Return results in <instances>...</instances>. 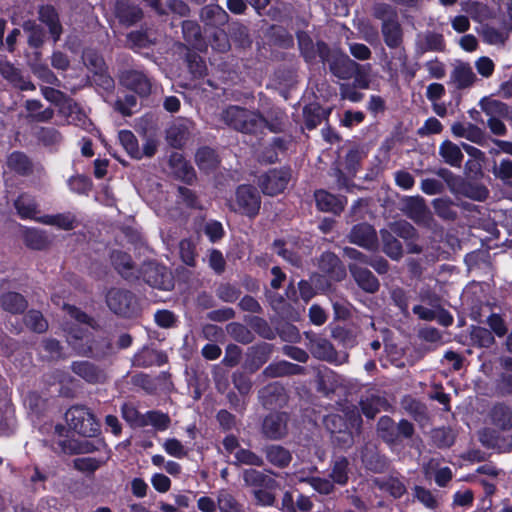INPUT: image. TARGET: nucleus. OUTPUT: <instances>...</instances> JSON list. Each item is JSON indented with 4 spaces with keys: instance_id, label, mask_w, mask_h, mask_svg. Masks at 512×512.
<instances>
[{
    "instance_id": "29",
    "label": "nucleus",
    "mask_w": 512,
    "mask_h": 512,
    "mask_svg": "<svg viewBox=\"0 0 512 512\" xmlns=\"http://www.w3.org/2000/svg\"><path fill=\"white\" fill-rule=\"evenodd\" d=\"M7 166L19 176L27 177L33 174L34 164L31 158L23 151H13L7 157Z\"/></svg>"
},
{
    "instance_id": "10",
    "label": "nucleus",
    "mask_w": 512,
    "mask_h": 512,
    "mask_svg": "<svg viewBox=\"0 0 512 512\" xmlns=\"http://www.w3.org/2000/svg\"><path fill=\"white\" fill-rule=\"evenodd\" d=\"M307 348L319 360L333 363L337 359V351L333 344L325 337L312 331L305 332Z\"/></svg>"
},
{
    "instance_id": "8",
    "label": "nucleus",
    "mask_w": 512,
    "mask_h": 512,
    "mask_svg": "<svg viewBox=\"0 0 512 512\" xmlns=\"http://www.w3.org/2000/svg\"><path fill=\"white\" fill-rule=\"evenodd\" d=\"M119 82L140 98H147L152 93L153 79L142 70L126 69L122 71L119 75Z\"/></svg>"
},
{
    "instance_id": "26",
    "label": "nucleus",
    "mask_w": 512,
    "mask_h": 512,
    "mask_svg": "<svg viewBox=\"0 0 512 512\" xmlns=\"http://www.w3.org/2000/svg\"><path fill=\"white\" fill-rule=\"evenodd\" d=\"M262 452L268 463L279 469L287 468L292 461L290 450L282 445L267 444L262 447Z\"/></svg>"
},
{
    "instance_id": "28",
    "label": "nucleus",
    "mask_w": 512,
    "mask_h": 512,
    "mask_svg": "<svg viewBox=\"0 0 512 512\" xmlns=\"http://www.w3.org/2000/svg\"><path fill=\"white\" fill-rule=\"evenodd\" d=\"M305 368L286 360L272 362L264 368L262 375L266 378H278L292 375H300Z\"/></svg>"
},
{
    "instance_id": "64",
    "label": "nucleus",
    "mask_w": 512,
    "mask_h": 512,
    "mask_svg": "<svg viewBox=\"0 0 512 512\" xmlns=\"http://www.w3.org/2000/svg\"><path fill=\"white\" fill-rule=\"evenodd\" d=\"M215 292L218 299L226 303L236 302L242 293L238 285L229 282L220 283Z\"/></svg>"
},
{
    "instance_id": "13",
    "label": "nucleus",
    "mask_w": 512,
    "mask_h": 512,
    "mask_svg": "<svg viewBox=\"0 0 512 512\" xmlns=\"http://www.w3.org/2000/svg\"><path fill=\"white\" fill-rule=\"evenodd\" d=\"M273 352V345L267 342H260L248 348L244 367L250 373L257 372L266 364Z\"/></svg>"
},
{
    "instance_id": "17",
    "label": "nucleus",
    "mask_w": 512,
    "mask_h": 512,
    "mask_svg": "<svg viewBox=\"0 0 512 512\" xmlns=\"http://www.w3.org/2000/svg\"><path fill=\"white\" fill-rule=\"evenodd\" d=\"M323 424L326 430L330 433V436L341 431L347 426L360 428L362 424L361 416L358 412L351 411L345 416L339 414H328L323 419Z\"/></svg>"
},
{
    "instance_id": "42",
    "label": "nucleus",
    "mask_w": 512,
    "mask_h": 512,
    "mask_svg": "<svg viewBox=\"0 0 512 512\" xmlns=\"http://www.w3.org/2000/svg\"><path fill=\"white\" fill-rule=\"evenodd\" d=\"M195 162L201 171L211 172L217 169L220 161L216 151L208 146L197 149Z\"/></svg>"
},
{
    "instance_id": "35",
    "label": "nucleus",
    "mask_w": 512,
    "mask_h": 512,
    "mask_svg": "<svg viewBox=\"0 0 512 512\" xmlns=\"http://www.w3.org/2000/svg\"><path fill=\"white\" fill-rule=\"evenodd\" d=\"M0 307L13 315L23 314L28 307V301L22 294L8 291L0 295Z\"/></svg>"
},
{
    "instance_id": "7",
    "label": "nucleus",
    "mask_w": 512,
    "mask_h": 512,
    "mask_svg": "<svg viewBox=\"0 0 512 512\" xmlns=\"http://www.w3.org/2000/svg\"><path fill=\"white\" fill-rule=\"evenodd\" d=\"M138 277L149 286L159 290L170 291L174 288V277L171 271L165 265L155 261L142 263Z\"/></svg>"
},
{
    "instance_id": "4",
    "label": "nucleus",
    "mask_w": 512,
    "mask_h": 512,
    "mask_svg": "<svg viewBox=\"0 0 512 512\" xmlns=\"http://www.w3.org/2000/svg\"><path fill=\"white\" fill-rule=\"evenodd\" d=\"M69 427L83 437H97L100 424L95 415L84 405H73L65 413Z\"/></svg>"
},
{
    "instance_id": "46",
    "label": "nucleus",
    "mask_w": 512,
    "mask_h": 512,
    "mask_svg": "<svg viewBox=\"0 0 512 512\" xmlns=\"http://www.w3.org/2000/svg\"><path fill=\"white\" fill-rule=\"evenodd\" d=\"M190 136L188 126L184 122L174 123L167 130V140L169 144L176 149L185 146Z\"/></svg>"
},
{
    "instance_id": "21",
    "label": "nucleus",
    "mask_w": 512,
    "mask_h": 512,
    "mask_svg": "<svg viewBox=\"0 0 512 512\" xmlns=\"http://www.w3.org/2000/svg\"><path fill=\"white\" fill-rule=\"evenodd\" d=\"M70 368L75 375L89 384H98L105 380L104 371L90 361H73Z\"/></svg>"
},
{
    "instance_id": "16",
    "label": "nucleus",
    "mask_w": 512,
    "mask_h": 512,
    "mask_svg": "<svg viewBox=\"0 0 512 512\" xmlns=\"http://www.w3.org/2000/svg\"><path fill=\"white\" fill-rule=\"evenodd\" d=\"M259 399L265 408L282 407L287 401L285 387L280 382H272L259 390Z\"/></svg>"
},
{
    "instance_id": "63",
    "label": "nucleus",
    "mask_w": 512,
    "mask_h": 512,
    "mask_svg": "<svg viewBox=\"0 0 512 512\" xmlns=\"http://www.w3.org/2000/svg\"><path fill=\"white\" fill-rule=\"evenodd\" d=\"M355 427H351L350 425L344 428L341 431H336L335 434L330 436L331 443L334 448L339 450H347L351 448L354 444V435L353 429Z\"/></svg>"
},
{
    "instance_id": "60",
    "label": "nucleus",
    "mask_w": 512,
    "mask_h": 512,
    "mask_svg": "<svg viewBox=\"0 0 512 512\" xmlns=\"http://www.w3.org/2000/svg\"><path fill=\"white\" fill-rule=\"evenodd\" d=\"M121 416L131 427H145L144 414L131 403H123L121 406Z\"/></svg>"
},
{
    "instance_id": "24",
    "label": "nucleus",
    "mask_w": 512,
    "mask_h": 512,
    "mask_svg": "<svg viewBox=\"0 0 512 512\" xmlns=\"http://www.w3.org/2000/svg\"><path fill=\"white\" fill-rule=\"evenodd\" d=\"M242 479L246 487L252 490L259 488H278L279 483L273 477L265 474L263 471L248 468L244 469L242 473Z\"/></svg>"
},
{
    "instance_id": "30",
    "label": "nucleus",
    "mask_w": 512,
    "mask_h": 512,
    "mask_svg": "<svg viewBox=\"0 0 512 512\" xmlns=\"http://www.w3.org/2000/svg\"><path fill=\"white\" fill-rule=\"evenodd\" d=\"M384 43L390 49L400 48L403 44V29L398 20H387L381 24Z\"/></svg>"
},
{
    "instance_id": "37",
    "label": "nucleus",
    "mask_w": 512,
    "mask_h": 512,
    "mask_svg": "<svg viewBox=\"0 0 512 512\" xmlns=\"http://www.w3.org/2000/svg\"><path fill=\"white\" fill-rule=\"evenodd\" d=\"M17 215L23 219L33 220L38 213V203L32 195L21 193L13 203Z\"/></svg>"
},
{
    "instance_id": "57",
    "label": "nucleus",
    "mask_w": 512,
    "mask_h": 512,
    "mask_svg": "<svg viewBox=\"0 0 512 512\" xmlns=\"http://www.w3.org/2000/svg\"><path fill=\"white\" fill-rule=\"evenodd\" d=\"M24 323L31 331L41 334L47 331L48 322L43 314L35 309L29 310L24 316Z\"/></svg>"
},
{
    "instance_id": "5",
    "label": "nucleus",
    "mask_w": 512,
    "mask_h": 512,
    "mask_svg": "<svg viewBox=\"0 0 512 512\" xmlns=\"http://www.w3.org/2000/svg\"><path fill=\"white\" fill-rule=\"evenodd\" d=\"M261 195L252 184H240L235 190V198L230 209L249 219H255L261 209Z\"/></svg>"
},
{
    "instance_id": "25",
    "label": "nucleus",
    "mask_w": 512,
    "mask_h": 512,
    "mask_svg": "<svg viewBox=\"0 0 512 512\" xmlns=\"http://www.w3.org/2000/svg\"><path fill=\"white\" fill-rule=\"evenodd\" d=\"M58 446L63 453L66 454H88L99 451L101 447H105L106 443L103 438L96 441L84 440L79 443L70 440H60Z\"/></svg>"
},
{
    "instance_id": "43",
    "label": "nucleus",
    "mask_w": 512,
    "mask_h": 512,
    "mask_svg": "<svg viewBox=\"0 0 512 512\" xmlns=\"http://www.w3.org/2000/svg\"><path fill=\"white\" fill-rule=\"evenodd\" d=\"M23 239L28 248L37 251L45 250L51 244V240L47 233L36 228L27 229L24 233Z\"/></svg>"
},
{
    "instance_id": "50",
    "label": "nucleus",
    "mask_w": 512,
    "mask_h": 512,
    "mask_svg": "<svg viewBox=\"0 0 512 512\" xmlns=\"http://www.w3.org/2000/svg\"><path fill=\"white\" fill-rule=\"evenodd\" d=\"M287 115L280 108H271L265 116V129L272 133H281L284 131Z\"/></svg>"
},
{
    "instance_id": "61",
    "label": "nucleus",
    "mask_w": 512,
    "mask_h": 512,
    "mask_svg": "<svg viewBox=\"0 0 512 512\" xmlns=\"http://www.w3.org/2000/svg\"><path fill=\"white\" fill-rule=\"evenodd\" d=\"M458 191L464 196L476 201H484L489 195V191L484 185L473 184L465 182L464 180L458 188Z\"/></svg>"
},
{
    "instance_id": "11",
    "label": "nucleus",
    "mask_w": 512,
    "mask_h": 512,
    "mask_svg": "<svg viewBox=\"0 0 512 512\" xmlns=\"http://www.w3.org/2000/svg\"><path fill=\"white\" fill-rule=\"evenodd\" d=\"M317 266L330 281L341 282L346 278V267L334 252L324 251L318 258Z\"/></svg>"
},
{
    "instance_id": "36",
    "label": "nucleus",
    "mask_w": 512,
    "mask_h": 512,
    "mask_svg": "<svg viewBox=\"0 0 512 512\" xmlns=\"http://www.w3.org/2000/svg\"><path fill=\"white\" fill-rule=\"evenodd\" d=\"M382 252L391 260L398 261L404 255L401 241L389 230H380Z\"/></svg>"
},
{
    "instance_id": "49",
    "label": "nucleus",
    "mask_w": 512,
    "mask_h": 512,
    "mask_svg": "<svg viewBox=\"0 0 512 512\" xmlns=\"http://www.w3.org/2000/svg\"><path fill=\"white\" fill-rule=\"evenodd\" d=\"M377 430L381 439L389 444H397V433L395 421L387 415L380 417L377 423Z\"/></svg>"
},
{
    "instance_id": "12",
    "label": "nucleus",
    "mask_w": 512,
    "mask_h": 512,
    "mask_svg": "<svg viewBox=\"0 0 512 512\" xmlns=\"http://www.w3.org/2000/svg\"><path fill=\"white\" fill-rule=\"evenodd\" d=\"M348 241L364 249L375 251L378 249V238L375 228L366 223L353 225L348 236Z\"/></svg>"
},
{
    "instance_id": "15",
    "label": "nucleus",
    "mask_w": 512,
    "mask_h": 512,
    "mask_svg": "<svg viewBox=\"0 0 512 512\" xmlns=\"http://www.w3.org/2000/svg\"><path fill=\"white\" fill-rule=\"evenodd\" d=\"M38 20L47 26L50 37L57 43L63 33V27L57 9L51 4H43L38 8Z\"/></svg>"
},
{
    "instance_id": "18",
    "label": "nucleus",
    "mask_w": 512,
    "mask_h": 512,
    "mask_svg": "<svg viewBox=\"0 0 512 512\" xmlns=\"http://www.w3.org/2000/svg\"><path fill=\"white\" fill-rule=\"evenodd\" d=\"M351 276L360 289L366 293H376L380 288L378 278L365 266L359 264H349Z\"/></svg>"
},
{
    "instance_id": "52",
    "label": "nucleus",
    "mask_w": 512,
    "mask_h": 512,
    "mask_svg": "<svg viewBox=\"0 0 512 512\" xmlns=\"http://www.w3.org/2000/svg\"><path fill=\"white\" fill-rule=\"evenodd\" d=\"M217 506L220 512H241L242 505L228 489L217 492Z\"/></svg>"
},
{
    "instance_id": "51",
    "label": "nucleus",
    "mask_w": 512,
    "mask_h": 512,
    "mask_svg": "<svg viewBox=\"0 0 512 512\" xmlns=\"http://www.w3.org/2000/svg\"><path fill=\"white\" fill-rule=\"evenodd\" d=\"M235 465H246L263 467L265 465L264 458L248 448H239L234 453Z\"/></svg>"
},
{
    "instance_id": "1",
    "label": "nucleus",
    "mask_w": 512,
    "mask_h": 512,
    "mask_svg": "<svg viewBox=\"0 0 512 512\" xmlns=\"http://www.w3.org/2000/svg\"><path fill=\"white\" fill-rule=\"evenodd\" d=\"M222 117L229 127L244 134L257 135L265 130V116L258 110L231 105L223 111Z\"/></svg>"
},
{
    "instance_id": "31",
    "label": "nucleus",
    "mask_w": 512,
    "mask_h": 512,
    "mask_svg": "<svg viewBox=\"0 0 512 512\" xmlns=\"http://www.w3.org/2000/svg\"><path fill=\"white\" fill-rule=\"evenodd\" d=\"M202 21L208 26L223 27L228 24L230 16L218 4L205 5L200 11Z\"/></svg>"
},
{
    "instance_id": "23",
    "label": "nucleus",
    "mask_w": 512,
    "mask_h": 512,
    "mask_svg": "<svg viewBox=\"0 0 512 512\" xmlns=\"http://www.w3.org/2000/svg\"><path fill=\"white\" fill-rule=\"evenodd\" d=\"M27 64L31 72L42 82L51 85L58 82V78L56 77L54 72L43 60L42 53L40 50L33 51L31 56L28 57Z\"/></svg>"
},
{
    "instance_id": "14",
    "label": "nucleus",
    "mask_w": 512,
    "mask_h": 512,
    "mask_svg": "<svg viewBox=\"0 0 512 512\" xmlns=\"http://www.w3.org/2000/svg\"><path fill=\"white\" fill-rule=\"evenodd\" d=\"M314 198L318 210L334 215H340L347 204L345 196H336L324 189L316 190Z\"/></svg>"
},
{
    "instance_id": "62",
    "label": "nucleus",
    "mask_w": 512,
    "mask_h": 512,
    "mask_svg": "<svg viewBox=\"0 0 512 512\" xmlns=\"http://www.w3.org/2000/svg\"><path fill=\"white\" fill-rule=\"evenodd\" d=\"M147 425H152L158 431H165L171 424L170 416L160 410H149L144 414Z\"/></svg>"
},
{
    "instance_id": "9",
    "label": "nucleus",
    "mask_w": 512,
    "mask_h": 512,
    "mask_svg": "<svg viewBox=\"0 0 512 512\" xmlns=\"http://www.w3.org/2000/svg\"><path fill=\"white\" fill-rule=\"evenodd\" d=\"M289 415L286 412H271L261 424V433L269 440H281L288 433Z\"/></svg>"
},
{
    "instance_id": "44",
    "label": "nucleus",
    "mask_w": 512,
    "mask_h": 512,
    "mask_svg": "<svg viewBox=\"0 0 512 512\" xmlns=\"http://www.w3.org/2000/svg\"><path fill=\"white\" fill-rule=\"evenodd\" d=\"M43 104L38 99H29L25 102V109L28 111V118L33 122L46 123L54 117V110L48 107L40 111Z\"/></svg>"
},
{
    "instance_id": "32",
    "label": "nucleus",
    "mask_w": 512,
    "mask_h": 512,
    "mask_svg": "<svg viewBox=\"0 0 512 512\" xmlns=\"http://www.w3.org/2000/svg\"><path fill=\"white\" fill-rule=\"evenodd\" d=\"M305 128L309 131L317 128L324 119H327L330 110L324 109L318 102L306 104L302 110Z\"/></svg>"
},
{
    "instance_id": "59",
    "label": "nucleus",
    "mask_w": 512,
    "mask_h": 512,
    "mask_svg": "<svg viewBox=\"0 0 512 512\" xmlns=\"http://www.w3.org/2000/svg\"><path fill=\"white\" fill-rule=\"evenodd\" d=\"M182 33L184 40L194 47L202 43V32L199 24L195 21L185 20L182 23Z\"/></svg>"
},
{
    "instance_id": "38",
    "label": "nucleus",
    "mask_w": 512,
    "mask_h": 512,
    "mask_svg": "<svg viewBox=\"0 0 512 512\" xmlns=\"http://www.w3.org/2000/svg\"><path fill=\"white\" fill-rule=\"evenodd\" d=\"M402 406L412 419L420 425H424L429 421L427 406L422 401L411 396H407L403 399Z\"/></svg>"
},
{
    "instance_id": "55",
    "label": "nucleus",
    "mask_w": 512,
    "mask_h": 512,
    "mask_svg": "<svg viewBox=\"0 0 512 512\" xmlns=\"http://www.w3.org/2000/svg\"><path fill=\"white\" fill-rule=\"evenodd\" d=\"M364 157L365 153L359 147H352L346 153L344 158V168L351 177L356 176Z\"/></svg>"
},
{
    "instance_id": "22",
    "label": "nucleus",
    "mask_w": 512,
    "mask_h": 512,
    "mask_svg": "<svg viewBox=\"0 0 512 512\" xmlns=\"http://www.w3.org/2000/svg\"><path fill=\"white\" fill-rule=\"evenodd\" d=\"M115 15L121 24L132 26L143 18V11L132 0H118L115 5Z\"/></svg>"
},
{
    "instance_id": "45",
    "label": "nucleus",
    "mask_w": 512,
    "mask_h": 512,
    "mask_svg": "<svg viewBox=\"0 0 512 512\" xmlns=\"http://www.w3.org/2000/svg\"><path fill=\"white\" fill-rule=\"evenodd\" d=\"M476 76L472 68L468 64H461L454 68L451 73V80L459 90L466 89L472 86L475 82Z\"/></svg>"
},
{
    "instance_id": "27",
    "label": "nucleus",
    "mask_w": 512,
    "mask_h": 512,
    "mask_svg": "<svg viewBox=\"0 0 512 512\" xmlns=\"http://www.w3.org/2000/svg\"><path fill=\"white\" fill-rule=\"evenodd\" d=\"M296 38L300 55L305 62L313 63L316 61L317 57L320 58L319 44L323 42L322 40L317 41L315 44L310 34L303 30L296 32Z\"/></svg>"
},
{
    "instance_id": "41",
    "label": "nucleus",
    "mask_w": 512,
    "mask_h": 512,
    "mask_svg": "<svg viewBox=\"0 0 512 512\" xmlns=\"http://www.w3.org/2000/svg\"><path fill=\"white\" fill-rule=\"evenodd\" d=\"M439 155L451 167L460 168L464 155L458 145L450 140H444L439 146Z\"/></svg>"
},
{
    "instance_id": "34",
    "label": "nucleus",
    "mask_w": 512,
    "mask_h": 512,
    "mask_svg": "<svg viewBox=\"0 0 512 512\" xmlns=\"http://www.w3.org/2000/svg\"><path fill=\"white\" fill-rule=\"evenodd\" d=\"M479 105L489 118H503L508 121L512 118V107L500 100L484 97L480 100Z\"/></svg>"
},
{
    "instance_id": "54",
    "label": "nucleus",
    "mask_w": 512,
    "mask_h": 512,
    "mask_svg": "<svg viewBox=\"0 0 512 512\" xmlns=\"http://www.w3.org/2000/svg\"><path fill=\"white\" fill-rule=\"evenodd\" d=\"M380 490L387 492L395 499L401 498L406 492L405 484L397 477L390 476L381 481H377Z\"/></svg>"
},
{
    "instance_id": "2",
    "label": "nucleus",
    "mask_w": 512,
    "mask_h": 512,
    "mask_svg": "<svg viewBox=\"0 0 512 512\" xmlns=\"http://www.w3.org/2000/svg\"><path fill=\"white\" fill-rule=\"evenodd\" d=\"M320 61L328 63L331 74L341 80H349L359 71L360 64L340 49H331L326 42L319 44Z\"/></svg>"
},
{
    "instance_id": "33",
    "label": "nucleus",
    "mask_w": 512,
    "mask_h": 512,
    "mask_svg": "<svg viewBox=\"0 0 512 512\" xmlns=\"http://www.w3.org/2000/svg\"><path fill=\"white\" fill-rule=\"evenodd\" d=\"M491 422L502 431L512 429V408L504 402L495 403L489 413Z\"/></svg>"
},
{
    "instance_id": "53",
    "label": "nucleus",
    "mask_w": 512,
    "mask_h": 512,
    "mask_svg": "<svg viewBox=\"0 0 512 512\" xmlns=\"http://www.w3.org/2000/svg\"><path fill=\"white\" fill-rule=\"evenodd\" d=\"M273 249L275 253L282 257L285 261L290 263L295 267H300L302 265V257L296 252L294 249H288L286 247V242L283 239H275L273 241Z\"/></svg>"
},
{
    "instance_id": "19",
    "label": "nucleus",
    "mask_w": 512,
    "mask_h": 512,
    "mask_svg": "<svg viewBox=\"0 0 512 512\" xmlns=\"http://www.w3.org/2000/svg\"><path fill=\"white\" fill-rule=\"evenodd\" d=\"M0 74L13 87L21 91H33L36 89L31 80L23 75L21 69L15 67L8 61L0 62Z\"/></svg>"
},
{
    "instance_id": "47",
    "label": "nucleus",
    "mask_w": 512,
    "mask_h": 512,
    "mask_svg": "<svg viewBox=\"0 0 512 512\" xmlns=\"http://www.w3.org/2000/svg\"><path fill=\"white\" fill-rule=\"evenodd\" d=\"M245 322L261 338L274 340L276 338V329H274L266 319L260 316L245 317Z\"/></svg>"
},
{
    "instance_id": "20",
    "label": "nucleus",
    "mask_w": 512,
    "mask_h": 512,
    "mask_svg": "<svg viewBox=\"0 0 512 512\" xmlns=\"http://www.w3.org/2000/svg\"><path fill=\"white\" fill-rule=\"evenodd\" d=\"M86 347L81 353L94 359H103L113 353L112 339L106 335L93 336L86 340Z\"/></svg>"
},
{
    "instance_id": "48",
    "label": "nucleus",
    "mask_w": 512,
    "mask_h": 512,
    "mask_svg": "<svg viewBox=\"0 0 512 512\" xmlns=\"http://www.w3.org/2000/svg\"><path fill=\"white\" fill-rule=\"evenodd\" d=\"M118 139L121 146L132 159L140 160L142 158L138 140L132 131L127 129L120 130L118 132Z\"/></svg>"
},
{
    "instance_id": "56",
    "label": "nucleus",
    "mask_w": 512,
    "mask_h": 512,
    "mask_svg": "<svg viewBox=\"0 0 512 512\" xmlns=\"http://www.w3.org/2000/svg\"><path fill=\"white\" fill-rule=\"evenodd\" d=\"M349 467V461L347 457L340 456L338 457L331 469L330 478L332 481L339 485H346L348 483L349 477H348V468Z\"/></svg>"
},
{
    "instance_id": "3",
    "label": "nucleus",
    "mask_w": 512,
    "mask_h": 512,
    "mask_svg": "<svg viewBox=\"0 0 512 512\" xmlns=\"http://www.w3.org/2000/svg\"><path fill=\"white\" fill-rule=\"evenodd\" d=\"M105 301L110 311L119 317L134 319L141 314L140 299L129 289L112 287L108 290Z\"/></svg>"
},
{
    "instance_id": "39",
    "label": "nucleus",
    "mask_w": 512,
    "mask_h": 512,
    "mask_svg": "<svg viewBox=\"0 0 512 512\" xmlns=\"http://www.w3.org/2000/svg\"><path fill=\"white\" fill-rule=\"evenodd\" d=\"M111 264L114 269L125 279L133 275L134 262L129 253L122 250H113L110 254Z\"/></svg>"
},
{
    "instance_id": "58",
    "label": "nucleus",
    "mask_w": 512,
    "mask_h": 512,
    "mask_svg": "<svg viewBox=\"0 0 512 512\" xmlns=\"http://www.w3.org/2000/svg\"><path fill=\"white\" fill-rule=\"evenodd\" d=\"M186 62L189 72L195 79H202L207 75L205 60L196 52L186 54Z\"/></svg>"
},
{
    "instance_id": "6",
    "label": "nucleus",
    "mask_w": 512,
    "mask_h": 512,
    "mask_svg": "<svg viewBox=\"0 0 512 512\" xmlns=\"http://www.w3.org/2000/svg\"><path fill=\"white\" fill-rule=\"evenodd\" d=\"M291 177L290 166L271 168L258 176L257 185L264 195L274 197L286 190Z\"/></svg>"
},
{
    "instance_id": "40",
    "label": "nucleus",
    "mask_w": 512,
    "mask_h": 512,
    "mask_svg": "<svg viewBox=\"0 0 512 512\" xmlns=\"http://www.w3.org/2000/svg\"><path fill=\"white\" fill-rule=\"evenodd\" d=\"M27 34V43L34 51L40 50L45 43L46 33L44 28L34 20H27L22 25Z\"/></svg>"
}]
</instances>
